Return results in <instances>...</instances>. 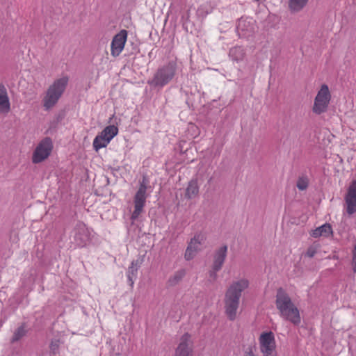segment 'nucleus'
Wrapping results in <instances>:
<instances>
[{
  "label": "nucleus",
  "instance_id": "f257e3e1",
  "mask_svg": "<svg viewBox=\"0 0 356 356\" xmlns=\"http://www.w3.org/2000/svg\"><path fill=\"white\" fill-rule=\"evenodd\" d=\"M249 286V282L246 279H241L233 282L228 287L225 295V313L229 320L236 318V312L239 306L240 298L242 292Z\"/></svg>",
  "mask_w": 356,
  "mask_h": 356
},
{
  "label": "nucleus",
  "instance_id": "f03ea898",
  "mask_svg": "<svg viewBox=\"0 0 356 356\" xmlns=\"http://www.w3.org/2000/svg\"><path fill=\"white\" fill-rule=\"evenodd\" d=\"M275 305L282 318L296 325L300 323L301 319L298 307L282 287L277 290Z\"/></svg>",
  "mask_w": 356,
  "mask_h": 356
},
{
  "label": "nucleus",
  "instance_id": "7ed1b4c3",
  "mask_svg": "<svg viewBox=\"0 0 356 356\" xmlns=\"http://www.w3.org/2000/svg\"><path fill=\"white\" fill-rule=\"evenodd\" d=\"M177 65L171 61L157 69L152 79L147 83L154 88H161L168 84L174 78Z\"/></svg>",
  "mask_w": 356,
  "mask_h": 356
},
{
  "label": "nucleus",
  "instance_id": "20e7f679",
  "mask_svg": "<svg viewBox=\"0 0 356 356\" xmlns=\"http://www.w3.org/2000/svg\"><path fill=\"white\" fill-rule=\"evenodd\" d=\"M68 83V78L63 76L54 81L47 89V94L43 99V106L46 110L52 108L58 101L64 92Z\"/></svg>",
  "mask_w": 356,
  "mask_h": 356
},
{
  "label": "nucleus",
  "instance_id": "39448f33",
  "mask_svg": "<svg viewBox=\"0 0 356 356\" xmlns=\"http://www.w3.org/2000/svg\"><path fill=\"white\" fill-rule=\"evenodd\" d=\"M147 189V180L143 177V181L140 183V186L134 197V210L131 214V220L132 222L136 220L141 213L146 203L147 195L146 193Z\"/></svg>",
  "mask_w": 356,
  "mask_h": 356
},
{
  "label": "nucleus",
  "instance_id": "423d86ee",
  "mask_svg": "<svg viewBox=\"0 0 356 356\" xmlns=\"http://www.w3.org/2000/svg\"><path fill=\"white\" fill-rule=\"evenodd\" d=\"M330 99L331 94L329 88L326 84H323L314 99L313 112L317 115L325 113L327 109Z\"/></svg>",
  "mask_w": 356,
  "mask_h": 356
},
{
  "label": "nucleus",
  "instance_id": "0eeeda50",
  "mask_svg": "<svg viewBox=\"0 0 356 356\" xmlns=\"http://www.w3.org/2000/svg\"><path fill=\"white\" fill-rule=\"evenodd\" d=\"M52 149V140L49 137H45L35 147L32 156V162L35 164L42 162L51 154Z\"/></svg>",
  "mask_w": 356,
  "mask_h": 356
},
{
  "label": "nucleus",
  "instance_id": "6e6552de",
  "mask_svg": "<svg viewBox=\"0 0 356 356\" xmlns=\"http://www.w3.org/2000/svg\"><path fill=\"white\" fill-rule=\"evenodd\" d=\"M207 239L206 234L203 232H197L189 241L184 254L186 261L193 259L196 254L201 250V245Z\"/></svg>",
  "mask_w": 356,
  "mask_h": 356
},
{
  "label": "nucleus",
  "instance_id": "1a4fd4ad",
  "mask_svg": "<svg viewBox=\"0 0 356 356\" xmlns=\"http://www.w3.org/2000/svg\"><path fill=\"white\" fill-rule=\"evenodd\" d=\"M260 349L264 356H275V342L272 332H263L259 338Z\"/></svg>",
  "mask_w": 356,
  "mask_h": 356
},
{
  "label": "nucleus",
  "instance_id": "9d476101",
  "mask_svg": "<svg viewBox=\"0 0 356 356\" xmlns=\"http://www.w3.org/2000/svg\"><path fill=\"white\" fill-rule=\"evenodd\" d=\"M127 38V31L121 30L113 38L111 42V55L113 57L118 56L124 47Z\"/></svg>",
  "mask_w": 356,
  "mask_h": 356
},
{
  "label": "nucleus",
  "instance_id": "9b49d317",
  "mask_svg": "<svg viewBox=\"0 0 356 356\" xmlns=\"http://www.w3.org/2000/svg\"><path fill=\"white\" fill-rule=\"evenodd\" d=\"M344 200L346 204V212L348 215H353L356 212V179L350 183Z\"/></svg>",
  "mask_w": 356,
  "mask_h": 356
},
{
  "label": "nucleus",
  "instance_id": "f8f14e48",
  "mask_svg": "<svg viewBox=\"0 0 356 356\" xmlns=\"http://www.w3.org/2000/svg\"><path fill=\"white\" fill-rule=\"evenodd\" d=\"M74 241L76 245L83 247L89 240V232L83 222H78L74 228Z\"/></svg>",
  "mask_w": 356,
  "mask_h": 356
},
{
  "label": "nucleus",
  "instance_id": "ddd939ff",
  "mask_svg": "<svg viewBox=\"0 0 356 356\" xmlns=\"http://www.w3.org/2000/svg\"><path fill=\"white\" fill-rule=\"evenodd\" d=\"M190 335L188 333L184 334L181 341L175 350V356H192V348L188 344Z\"/></svg>",
  "mask_w": 356,
  "mask_h": 356
},
{
  "label": "nucleus",
  "instance_id": "4468645a",
  "mask_svg": "<svg viewBox=\"0 0 356 356\" xmlns=\"http://www.w3.org/2000/svg\"><path fill=\"white\" fill-rule=\"evenodd\" d=\"M227 253V245H224L217 249L213 254V266L216 269H221L226 259Z\"/></svg>",
  "mask_w": 356,
  "mask_h": 356
},
{
  "label": "nucleus",
  "instance_id": "2eb2a0df",
  "mask_svg": "<svg viewBox=\"0 0 356 356\" xmlns=\"http://www.w3.org/2000/svg\"><path fill=\"white\" fill-rule=\"evenodd\" d=\"M10 110V104L7 90L3 84H0V113H7Z\"/></svg>",
  "mask_w": 356,
  "mask_h": 356
},
{
  "label": "nucleus",
  "instance_id": "dca6fc26",
  "mask_svg": "<svg viewBox=\"0 0 356 356\" xmlns=\"http://www.w3.org/2000/svg\"><path fill=\"white\" fill-rule=\"evenodd\" d=\"M143 262V259H136L134 260L131 266H129L127 271V278L131 286H133L134 283V279L137 276V271L138 268L140 267Z\"/></svg>",
  "mask_w": 356,
  "mask_h": 356
},
{
  "label": "nucleus",
  "instance_id": "f3484780",
  "mask_svg": "<svg viewBox=\"0 0 356 356\" xmlns=\"http://www.w3.org/2000/svg\"><path fill=\"white\" fill-rule=\"evenodd\" d=\"M331 235H332V228L329 223H325L312 230L311 233V236L314 238H318L320 236L329 237Z\"/></svg>",
  "mask_w": 356,
  "mask_h": 356
},
{
  "label": "nucleus",
  "instance_id": "a211bd4d",
  "mask_svg": "<svg viewBox=\"0 0 356 356\" xmlns=\"http://www.w3.org/2000/svg\"><path fill=\"white\" fill-rule=\"evenodd\" d=\"M199 194V186L197 179H192L188 184L186 188L185 197L188 200H191L197 197Z\"/></svg>",
  "mask_w": 356,
  "mask_h": 356
},
{
  "label": "nucleus",
  "instance_id": "6ab92c4d",
  "mask_svg": "<svg viewBox=\"0 0 356 356\" xmlns=\"http://www.w3.org/2000/svg\"><path fill=\"white\" fill-rule=\"evenodd\" d=\"M229 56L233 61L238 63L244 59L245 52L241 47H234L229 49Z\"/></svg>",
  "mask_w": 356,
  "mask_h": 356
},
{
  "label": "nucleus",
  "instance_id": "aec40b11",
  "mask_svg": "<svg viewBox=\"0 0 356 356\" xmlns=\"http://www.w3.org/2000/svg\"><path fill=\"white\" fill-rule=\"evenodd\" d=\"M186 275L185 269H180L176 271L174 275L169 277L168 280V284L170 286H174L177 285Z\"/></svg>",
  "mask_w": 356,
  "mask_h": 356
},
{
  "label": "nucleus",
  "instance_id": "412c9836",
  "mask_svg": "<svg viewBox=\"0 0 356 356\" xmlns=\"http://www.w3.org/2000/svg\"><path fill=\"white\" fill-rule=\"evenodd\" d=\"M63 343L60 338L55 337L51 339L49 343V353L53 356H58L60 354V346Z\"/></svg>",
  "mask_w": 356,
  "mask_h": 356
},
{
  "label": "nucleus",
  "instance_id": "4be33fe9",
  "mask_svg": "<svg viewBox=\"0 0 356 356\" xmlns=\"http://www.w3.org/2000/svg\"><path fill=\"white\" fill-rule=\"evenodd\" d=\"M118 128L114 124L106 127L101 132L109 143L118 134Z\"/></svg>",
  "mask_w": 356,
  "mask_h": 356
},
{
  "label": "nucleus",
  "instance_id": "5701e85b",
  "mask_svg": "<svg viewBox=\"0 0 356 356\" xmlns=\"http://www.w3.org/2000/svg\"><path fill=\"white\" fill-rule=\"evenodd\" d=\"M309 0H289V8L291 12L300 11L307 3Z\"/></svg>",
  "mask_w": 356,
  "mask_h": 356
},
{
  "label": "nucleus",
  "instance_id": "b1692460",
  "mask_svg": "<svg viewBox=\"0 0 356 356\" xmlns=\"http://www.w3.org/2000/svg\"><path fill=\"white\" fill-rule=\"evenodd\" d=\"M108 143V140L100 133L95 138L92 145L95 150L98 151L99 149L106 147Z\"/></svg>",
  "mask_w": 356,
  "mask_h": 356
},
{
  "label": "nucleus",
  "instance_id": "393cba45",
  "mask_svg": "<svg viewBox=\"0 0 356 356\" xmlns=\"http://www.w3.org/2000/svg\"><path fill=\"white\" fill-rule=\"evenodd\" d=\"M26 334V324L22 323L15 332L12 339L11 343H15L20 340Z\"/></svg>",
  "mask_w": 356,
  "mask_h": 356
},
{
  "label": "nucleus",
  "instance_id": "a878e982",
  "mask_svg": "<svg viewBox=\"0 0 356 356\" xmlns=\"http://www.w3.org/2000/svg\"><path fill=\"white\" fill-rule=\"evenodd\" d=\"M309 184V180L307 177H300L298 178L296 186L300 191H304L307 189Z\"/></svg>",
  "mask_w": 356,
  "mask_h": 356
},
{
  "label": "nucleus",
  "instance_id": "bb28decb",
  "mask_svg": "<svg viewBox=\"0 0 356 356\" xmlns=\"http://www.w3.org/2000/svg\"><path fill=\"white\" fill-rule=\"evenodd\" d=\"M220 269H216L215 268V266H213L211 267V270H210L209 271V280L208 281L209 282H214L217 278H218V275H217V273L220 270Z\"/></svg>",
  "mask_w": 356,
  "mask_h": 356
},
{
  "label": "nucleus",
  "instance_id": "cd10ccee",
  "mask_svg": "<svg viewBox=\"0 0 356 356\" xmlns=\"http://www.w3.org/2000/svg\"><path fill=\"white\" fill-rule=\"evenodd\" d=\"M316 253V248L314 246H310L308 248L307 252H305V256L309 258H312Z\"/></svg>",
  "mask_w": 356,
  "mask_h": 356
},
{
  "label": "nucleus",
  "instance_id": "c85d7f7f",
  "mask_svg": "<svg viewBox=\"0 0 356 356\" xmlns=\"http://www.w3.org/2000/svg\"><path fill=\"white\" fill-rule=\"evenodd\" d=\"M244 356H254L252 348H248L245 352Z\"/></svg>",
  "mask_w": 356,
  "mask_h": 356
},
{
  "label": "nucleus",
  "instance_id": "c756f323",
  "mask_svg": "<svg viewBox=\"0 0 356 356\" xmlns=\"http://www.w3.org/2000/svg\"><path fill=\"white\" fill-rule=\"evenodd\" d=\"M243 24H245V21L240 19L238 24V29H241V30H243Z\"/></svg>",
  "mask_w": 356,
  "mask_h": 356
},
{
  "label": "nucleus",
  "instance_id": "7c9ffc66",
  "mask_svg": "<svg viewBox=\"0 0 356 356\" xmlns=\"http://www.w3.org/2000/svg\"><path fill=\"white\" fill-rule=\"evenodd\" d=\"M113 118H114V115H113L110 118L108 122H112V120L113 119Z\"/></svg>",
  "mask_w": 356,
  "mask_h": 356
},
{
  "label": "nucleus",
  "instance_id": "2f4dec72",
  "mask_svg": "<svg viewBox=\"0 0 356 356\" xmlns=\"http://www.w3.org/2000/svg\"><path fill=\"white\" fill-rule=\"evenodd\" d=\"M275 356H277V355H275Z\"/></svg>",
  "mask_w": 356,
  "mask_h": 356
}]
</instances>
